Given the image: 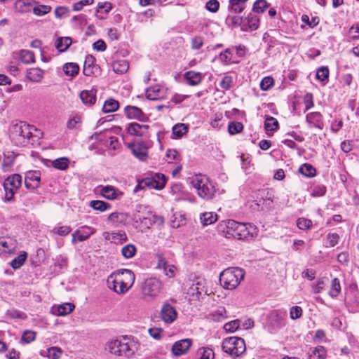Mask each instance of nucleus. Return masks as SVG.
<instances>
[{"instance_id":"obj_49","label":"nucleus","mask_w":359,"mask_h":359,"mask_svg":"<svg viewBox=\"0 0 359 359\" xmlns=\"http://www.w3.org/2000/svg\"><path fill=\"white\" fill-rule=\"evenodd\" d=\"M69 160L66 157H61L54 160L52 163L53 166L60 170H65L68 168Z\"/></svg>"},{"instance_id":"obj_15","label":"nucleus","mask_w":359,"mask_h":359,"mask_svg":"<svg viewBox=\"0 0 359 359\" xmlns=\"http://www.w3.org/2000/svg\"><path fill=\"white\" fill-rule=\"evenodd\" d=\"M41 173L37 170H30L25 174V186L27 189L34 190L39 187Z\"/></svg>"},{"instance_id":"obj_11","label":"nucleus","mask_w":359,"mask_h":359,"mask_svg":"<svg viewBox=\"0 0 359 359\" xmlns=\"http://www.w3.org/2000/svg\"><path fill=\"white\" fill-rule=\"evenodd\" d=\"M166 180L165 175L163 174L156 173L152 178L147 177L139 182L134 189V192L136 193L146 187L162 189L164 188Z\"/></svg>"},{"instance_id":"obj_42","label":"nucleus","mask_w":359,"mask_h":359,"mask_svg":"<svg viewBox=\"0 0 359 359\" xmlns=\"http://www.w3.org/2000/svg\"><path fill=\"white\" fill-rule=\"evenodd\" d=\"M27 258V253L23 251L11 262L10 265L13 269H18L25 264Z\"/></svg>"},{"instance_id":"obj_53","label":"nucleus","mask_w":359,"mask_h":359,"mask_svg":"<svg viewBox=\"0 0 359 359\" xmlns=\"http://www.w3.org/2000/svg\"><path fill=\"white\" fill-rule=\"evenodd\" d=\"M329 69L327 67H321L318 69L316 72V79L322 82L327 83L329 78Z\"/></svg>"},{"instance_id":"obj_59","label":"nucleus","mask_w":359,"mask_h":359,"mask_svg":"<svg viewBox=\"0 0 359 359\" xmlns=\"http://www.w3.org/2000/svg\"><path fill=\"white\" fill-rule=\"evenodd\" d=\"M51 11V7L47 5H38L34 6L33 8V13L38 16H42L48 13Z\"/></svg>"},{"instance_id":"obj_25","label":"nucleus","mask_w":359,"mask_h":359,"mask_svg":"<svg viewBox=\"0 0 359 359\" xmlns=\"http://www.w3.org/2000/svg\"><path fill=\"white\" fill-rule=\"evenodd\" d=\"M244 21V18L233 15V13H229L225 20V22L228 27L231 28L240 27L242 31L243 25H245Z\"/></svg>"},{"instance_id":"obj_45","label":"nucleus","mask_w":359,"mask_h":359,"mask_svg":"<svg viewBox=\"0 0 359 359\" xmlns=\"http://www.w3.org/2000/svg\"><path fill=\"white\" fill-rule=\"evenodd\" d=\"M63 71L67 76L74 77L79 73V67L74 62L66 63L63 66Z\"/></svg>"},{"instance_id":"obj_10","label":"nucleus","mask_w":359,"mask_h":359,"mask_svg":"<svg viewBox=\"0 0 359 359\" xmlns=\"http://www.w3.org/2000/svg\"><path fill=\"white\" fill-rule=\"evenodd\" d=\"M22 185V177L19 174H13L8 176L4 182L6 202H11L17 190Z\"/></svg>"},{"instance_id":"obj_39","label":"nucleus","mask_w":359,"mask_h":359,"mask_svg":"<svg viewBox=\"0 0 359 359\" xmlns=\"http://www.w3.org/2000/svg\"><path fill=\"white\" fill-rule=\"evenodd\" d=\"M43 76V72L39 68H31L27 72V78L33 82H39Z\"/></svg>"},{"instance_id":"obj_50","label":"nucleus","mask_w":359,"mask_h":359,"mask_svg":"<svg viewBox=\"0 0 359 359\" xmlns=\"http://www.w3.org/2000/svg\"><path fill=\"white\" fill-rule=\"evenodd\" d=\"M20 59L25 64L32 63L35 60L34 54L28 50H22L20 52Z\"/></svg>"},{"instance_id":"obj_23","label":"nucleus","mask_w":359,"mask_h":359,"mask_svg":"<svg viewBox=\"0 0 359 359\" xmlns=\"http://www.w3.org/2000/svg\"><path fill=\"white\" fill-rule=\"evenodd\" d=\"M306 121L309 127H315L320 130L323 128V115L320 112H311L306 114Z\"/></svg>"},{"instance_id":"obj_17","label":"nucleus","mask_w":359,"mask_h":359,"mask_svg":"<svg viewBox=\"0 0 359 359\" xmlns=\"http://www.w3.org/2000/svg\"><path fill=\"white\" fill-rule=\"evenodd\" d=\"M133 154L141 161H145L148 156L147 147L144 142L140 141L128 144Z\"/></svg>"},{"instance_id":"obj_22","label":"nucleus","mask_w":359,"mask_h":359,"mask_svg":"<svg viewBox=\"0 0 359 359\" xmlns=\"http://www.w3.org/2000/svg\"><path fill=\"white\" fill-rule=\"evenodd\" d=\"M177 316L176 310L170 304L166 303L163 305L161 311V316L165 323H172L176 320Z\"/></svg>"},{"instance_id":"obj_12","label":"nucleus","mask_w":359,"mask_h":359,"mask_svg":"<svg viewBox=\"0 0 359 359\" xmlns=\"http://www.w3.org/2000/svg\"><path fill=\"white\" fill-rule=\"evenodd\" d=\"M122 283L123 282L121 278L115 272L110 274L107 279V287L118 294H123L128 291L125 285L122 286Z\"/></svg>"},{"instance_id":"obj_29","label":"nucleus","mask_w":359,"mask_h":359,"mask_svg":"<svg viewBox=\"0 0 359 359\" xmlns=\"http://www.w3.org/2000/svg\"><path fill=\"white\" fill-rule=\"evenodd\" d=\"M34 4V0H17L15 6L17 11L24 13L33 11Z\"/></svg>"},{"instance_id":"obj_3","label":"nucleus","mask_w":359,"mask_h":359,"mask_svg":"<svg viewBox=\"0 0 359 359\" xmlns=\"http://www.w3.org/2000/svg\"><path fill=\"white\" fill-rule=\"evenodd\" d=\"M226 238H234L238 240H245L257 236V228L249 223H241L233 219L225 222Z\"/></svg>"},{"instance_id":"obj_51","label":"nucleus","mask_w":359,"mask_h":359,"mask_svg":"<svg viewBox=\"0 0 359 359\" xmlns=\"http://www.w3.org/2000/svg\"><path fill=\"white\" fill-rule=\"evenodd\" d=\"M264 128L266 132L276 130L278 128V121L274 117L268 116L264 122Z\"/></svg>"},{"instance_id":"obj_8","label":"nucleus","mask_w":359,"mask_h":359,"mask_svg":"<svg viewBox=\"0 0 359 359\" xmlns=\"http://www.w3.org/2000/svg\"><path fill=\"white\" fill-rule=\"evenodd\" d=\"M163 284L156 278H149L144 280L141 285L142 297L144 299H154L159 295Z\"/></svg>"},{"instance_id":"obj_31","label":"nucleus","mask_w":359,"mask_h":359,"mask_svg":"<svg viewBox=\"0 0 359 359\" xmlns=\"http://www.w3.org/2000/svg\"><path fill=\"white\" fill-rule=\"evenodd\" d=\"M74 305L72 303H65L57 306H53V313L56 316H66L70 313L74 309Z\"/></svg>"},{"instance_id":"obj_44","label":"nucleus","mask_w":359,"mask_h":359,"mask_svg":"<svg viewBox=\"0 0 359 359\" xmlns=\"http://www.w3.org/2000/svg\"><path fill=\"white\" fill-rule=\"evenodd\" d=\"M188 130V125L177 123L172 127V135L177 138H181L184 135L187 133Z\"/></svg>"},{"instance_id":"obj_46","label":"nucleus","mask_w":359,"mask_h":359,"mask_svg":"<svg viewBox=\"0 0 359 359\" xmlns=\"http://www.w3.org/2000/svg\"><path fill=\"white\" fill-rule=\"evenodd\" d=\"M341 292V285L340 281L337 278L332 279L331 282L330 290L329 291V295L332 298H336L339 296Z\"/></svg>"},{"instance_id":"obj_9","label":"nucleus","mask_w":359,"mask_h":359,"mask_svg":"<svg viewBox=\"0 0 359 359\" xmlns=\"http://www.w3.org/2000/svg\"><path fill=\"white\" fill-rule=\"evenodd\" d=\"M286 318L287 313L285 311H272L266 318V328L268 332L273 334L285 327Z\"/></svg>"},{"instance_id":"obj_40","label":"nucleus","mask_w":359,"mask_h":359,"mask_svg":"<svg viewBox=\"0 0 359 359\" xmlns=\"http://www.w3.org/2000/svg\"><path fill=\"white\" fill-rule=\"evenodd\" d=\"M299 172L306 177H313L316 175V168L309 163L302 164L299 168Z\"/></svg>"},{"instance_id":"obj_58","label":"nucleus","mask_w":359,"mask_h":359,"mask_svg":"<svg viewBox=\"0 0 359 359\" xmlns=\"http://www.w3.org/2000/svg\"><path fill=\"white\" fill-rule=\"evenodd\" d=\"M35 339L36 332L32 330H27L23 332L20 341L21 342L25 344H29L32 341H34Z\"/></svg>"},{"instance_id":"obj_47","label":"nucleus","mask_w":359,"mask_h":359,"mask_svg":"<svg viewBox=\"0 0 359 359\" xmlns=\"http://www.w3.org/2000/svg\"><path fill=\"white\" fill-rule=\"evenodd\" d=\"M90 206L95 210H99L100 212H104L107 210H109L111 207L109 203L99 200L90 201Z\"/></svg>"},{"instance_id":"obj_27","label":"nucleus","mask_w":359,"mask_h":359,"mask_svg":"<svg viewBox=\"0 0 359 359\" xmlns=\"http://www.w3.org/2000/svg\"><path fill=\"white\" fill-rule=\"evenodd\" d=\"M146 97L151 100H160L163 97V89L158 86H154L146 90Z\"/></svg>"},{"instance_id":"obj_32","label":"nucleus","mask_w":359,"mask_h":359,"mask_svg":"<svg viewBox=\"0 0 359 359\" xmlns=\"http://www.w3.org/2000/svg\"><path fill=\"white\" fill-rule=\"evenodd\" d=\"M112 9V5L110 2H100L97 4L95 16L100 20H103L106 17L103 16L102 14H108V13Z\"/></svg>"},{"instance_id":"obj_36","label":"nucleus","mask_w":359,"mask_h":359,"mask_svg":"<svg viewBox=\"0 0 359 359\" xmlns=\"http://www.w3.org/2000/svg\"><path fill=\"white\" fill-rule=\"evenodd\" d=\"M17 156L18 155L13 151H6L4 153V159L2 163V167L4 171H8L10 170Z\"/></svg>"},{"instance_id":"obj_48","label":"nucleus","mask_w":359,"mask_h":359,"mask_svg":"<svg viewBox=\"0 0 359 359\" xmlns=\"http://www.w3.org/2000/svg\"><path fill=\"white\" fill-rule=\"evenodd\" d=\"M198 359H214L215 353L212 348L209 347L200 348L197 351Z\"/></svg>"},{"instance_id":"obj_64","label":"nucleus","mask_w":359,"mask_h":359,"mask_svg":"<svg viewBox=\"0 0 359 359\" xmlns=\"http://www.w3.org/2000/svg\"><path fill=\"white\" fill-rule=\"evenodd\" d=\"M339 236L337 233H328L327 235V247H334L339 241Z\"/></svg>"},{"instance_id":"obj_43","label":"nucleus","mask_w":359,"mask_h":359,"mask_svg":"<svg viewBox=\"0 0 359 359\" xmlns=\"http://www.w3.org/2000/svg\"><path fill=\"white\" fill-rule=\"evenodd\" d=\"M200 219L203 226H208L217 221V215L212 212H204L201 215Z\"/></svg>"},{"instance_id":"obj_16","label":"nucleus","mask_w":359,"mask_h":359,"mask_svg":"<svg viewBox=\"0 0 359 359\" xmlns=\"http://www.w3.org/2000/svg\"><path fill=\"white\" fill-rule=\"evenodd\" d=\"M192 344V339L189 338L177 341L172 346V353L175 356L182 355L187 353Z\"/></svg>"},{"instance_id":"obj_19","label":"nucleus","mask_w":359,"mask_h":359,"mask_svg":"<svg viewBox=\"0 0 359 359\" xmlns=\"http://www.w3.org/2000/svg\"><path fill=\"white\" fill-rule=\"evenodd\" d=\"M122 281V286L125 285L126 289L129 290L133 285L135 280V273L130 269H120L114 271Z\"/></svg>"},{"instance_id":"obj_57","label":"nucleus","mask_w":359,"mask_h":359,"mask_svg":"<svg viewBox=\"0 0 359 359\" xmlns=\"http://www.w3.org/2000/svg\"><path fill=\"white\" fill-rule=\"evenodd\" d=\"M135 252L136 248L132 244L125 245L121 250L122 255L126 259L132 258L135 255Z\"/></svg>"},{"instance_id":"obj_7","label":"nucleus","mask_w":359,"mask_h":359,"mask_svg":"<svg viewBox=\"0 0 359 359\" xmlns=\"http://www.w3.org/2000/svg\"><path fill=\"white\" fill-rule=\"evenodd\" d=\"M187 296L189 301L199 300L203 296L207 294L206 280L201 277H197L194 280L187 282Z\"/></svg>"},{"instance_id":"obj_18","label":"nucleus","mask_w":359,"mask_h":359,"mask_svg":"<svg viewBox=\"0 0 359 359\" xmlns=\"http://www.w3.org/2000/svg\"><path fill=\"white\" fill-rule=\"evenodd\" d=\"M149 128V125L133 122L128 125L126 130L127 133L130 135L143 137L147 135Z\"/></svg>"},{"instance_id":"obj_21","label":"nucleus","mask_w":359,"mask_h":359,"mask_svg":"<svg viewBox=\"0 0 359 359\" xmlns=\"http://www.w3.org/2000/svg\"><path fill=\"white\" fill-rule=\"evenodd\" d=\"M124 113L129 119H136L140 121H144L147 118L142 110L136 106H126L124 108Z\"/></svg>"},{"instance_id":"obj_35","label":"nucleus","mask_w":359,"mask_h":359,"mask_svg":"<svg viewBox=\"0 0 359 359\" xmlns=\"http://www.w3.org/2000/svg\"><path fill=\"white\" fill-rule=\"evenodd\" d=\"M128 219V215L123 212H113L108 217V221L116 226L125 224Z\"/></svg>"},{"instance_id":"obj_54","label":"nucleus","mask_w":359,"mask_h":359,"mask_svg":"<svg viewBox=\"0 0 359 359\" xmlns=\"http://www.w3.org/2000/svg\"><path fill=\"white\" fill-rule=\"evenodd\" d=\"M110 236L111 238L105 237V238L120 243L127 241V236L123 231L112 232Z\"/></svg>"},{"instance_id":"obj_6","label":"nucleus","mask_w":359,"mask_h":359,"mask_svg":"<svg viewBox=\"0 0 359 359\" xmlns=\"http://www.w3.org/2000/svg\"><path fill=\"white\" fill-rule=\"evenodd\" d=\"M222 350L232 358L241 357L246 351L243 339L238 337L226 338L222 341Z\"/></svg>"},{"instance_id":"obj_56","label":"nucleus","mask_w":359,"mask_h":359,"mask_svg":"<svg viewBox=\"0 0 359 359\" xmlns=\"http://www.w3.org/2000/svg\"><path fill=\"white\" fill-rule=\"evenodd\" d=\"M243 129V125L241 122L231 121L229 123L228 131L231 135H236L241 133Z\"/></svg>"},{"instance_id":"obj_13","label":"nucleus","mask_w":359,"mask_h":359,"mask_svg":"<svg viewBox=\"0 0 359 359\" xmlns=\"http://www.w3.org/2000/svg\"><path fill=\"white\" fill-rule=\"evenodd\" d=\"M144 208H145V207L142 205H137L135 212L133 214V220L136 223L140 222L147 228H149V226H151L153 224V223L156 222L155 219H157L158 220H159V222L161 224L163 223L164 220H163V217H146V216H142L140 215V212Z\"/></svg>"},{"instance_id":"obj_28","label":"nucleus","mask_w":359,"mask_h":359,"mask_svg":"<svg viewBox=\"0 0 359 359\" xmlns=\"http://www.w3.org/2000/svg\"><path fill=\"white\" fill-rule=\"evenodd\" d=\"M80 98L85 105L92 106L96 101V90H82L80 93Z\"/></svg>"},{"instance_id":"obj_34","label":"nucleus","mask_w":359,"mask_h":359,"mask_svg":"<svg viewBox=\"0 0 359 359\" xmlns=\"http://www.w3.org/2000/svg\"><path fill=\"white\" fill-rule=\"evenodd\" d=\"M184 78L190 86H196L201 82L202 75L199 72L189 71L184 73Z\"/></svg>"},{"instance_id":"obj_20","label":"nucleus","mask_w":359,"mask_h":359,"mask_svg":"<svg viewBox=\"0 0 359 359\" xmlns=\"http://www.w3.org/2000/svg\"><path fill=\"white\" fill-rule=\"evenodd\" d=\"M245 25L243 32H252L257 30L259 27V17L255 13H250L247 17L244 18Z\"/></svg>"},{"instance_id":"obj_33","label":"nucleus","mask_w":359,"mask_h":359,"mask_svg":"<svg viewBox=\"0 0 359 359\" xmlns=\"http://www.w3.org/2000/svg\"><path fill=\"white\" fill-rule=\"evenodd\" d=\"M246 6V2L242 0H229L228 10L229 13H241Z\"/></svg>"},{"instance_id":"obj_14","label":"nucleus","mask_w":359,"mask_h":359,"mask_svg":"<svg viewBox=\"0 0 359 359\" xmlns=\"http://www.w3.org/2000/svg\"><path fill=\"white\" fill-rule=\"evenodd\" d=\"M18 248V241L13 236L0 237V252L13 254Z\"/></svg>"},{"instance_id":"obj_62","label":"nucleus","mask_w":359,"mask_h":359,"mask_svg":"<svg viewBox=\"0 0 359 359\" xmlns=\"http://www.w3.org/2000/svg\"><path fill=\"white\" fill-rule=\"evenodd\" d=\"M274 83L273 79L271 76H265L260 82V88L262 90H269Z\"/></svg>"},{"instance_id":"obj_5","label":"nucleus","mask_w":359,"mask_h":359,"mask_svg":"<svg viewBox=\"0 0 359 359\" xmlns=\"http://www.w3.org/2000/svg\"><path fill=\"white\" fill-rule=\"evenodd\" d=\"M244 276L245 271L241 268H228L220 273L219 282L225 289L233 290L238 287Z\"/></svg>"},{"instance_id":"obj_38","label":"nucleus","mask_w":359,"mask_h":359,"mask_svg":"<svg viewBox=\"0 0 359 359\" xmlns=\"http://www.w3.org/2000/svg\"><path fill=\"white\" fill-rule=\"evenodd\" d=\"M129 68V63L126 60H116L112 64V69L114 72L122 74L126 73Z\"/></svg>"},{"instance_id":"obj_1","label":"nucleus","mask_w":359,"mask_h":359,"mask_svg":"<svg viewBox=\"0 0 359 359\" xmlns=\"http://www.w3.org/2000/svg\"><path fill=\"white\" fill-rule=\"evenodd\" d=\"M107 348L111 354L123 359L134 356L140 348V344L134 338L123 337L121 339H114L108 342Z\"/></svg>"},{"instance_id":"obj_2","label":"nucleus","mask_w":359,"mask_h":359,"mask_svg":"<svg viewBox=\"0 0 359 359\" xmlns=\"http://www.w3.org/2000/svg\"><path fill=\"white\" fill-rule=\"evenodd\" d=\"M33 131H37L33 126L20 122L11 126L10 137L17 146L33 144L36 141V136L33 135Z\"/></svg>"},{"instance_id":"obj_26","label":"nucleus","mask_w":359,"mask_h":359,"mask_svg":"<svg viewBox=\"0 0 359 359\" xmlns=\"http://www.w3.org/2000/svg\"><path fill=\"white\" fill-rule=\"evenodd\" d=\"M95 229L89 226H82L75 231V234H77V240L79 242H83L87 240L91 235L95 233Z\"/></svg>"},{"instance_id":"obj_37","label":"nucleus","mask_w":359,"mask_h":359,"mask_svg":"<svg viewBox=\"0 0 359 359\" xmlns=\"http://www.w3.org/2000/svg\"><path fill=\"white\" fill-rule=\"evenodd\" d=\"M72 43L70 37H59L56 39L55 46L60 52L66 51Z\"/></svg>"},{"instance_id":"obj_4","label":"nucleus","mask_w":359,"mask_h":359,"mask_svg":"<svg viewBox=\"0 0 359 359\" xmlns=\"http://www.w3.org/2000/svg\"><path fill=\"white\" fill-rule=\"evenodd\" d=\"M190 184L196 189L198 196L206 201L213 199L218 191L217 183L201 174L191 177Z\"/></svg>"},{"instance_id":"obj_52","label":"nucleus","mask_w":359,"mask_h":359,"mask_svg":"<svg viewBox=\"0 0 359 359\" xmlns=\"http://www.w3.org/2000/svg\"><path fill=\"white\" fill-rule=\"evenodd\" d=\"M269 6L266 0H257L252 7V11L255 13H262Z\"/></svg>"},{"instance_id":"obj_63","label":"nucleus","mask_w":359,"mask_h":359,"mask_svg":"<svg viewBox=\"0 0 359 359\" xmlns=\"http://www.w3.org/2000/svg\"><path fill=\"white\" fill-rule=\"evenodd\" d=\"M240 327V320H234L226 323L224 325V330L228 332H234Z\"/></svg>"},{"instance_id":"obj_30","label":"nucleus","mask_w":359,"mask_h":359,"mask_svg":"<svg viewBox=\"0 0 359 359\" xmlns=\"http://www.w3.org/2000/svg\"><path fill=\"white\" fill-rule=\"evenodd\" d=\"M95 58L91 55H88L86 57L84 66H83V74L90 76L95 73V69H97V65H95Z\"/></svg>"},{"instance_id":"obj_55","label":"nucleus","mask_w":359,"mask_h":359,"mask_svg":"<svg viewBox=\"0 0 359 359\" xmlns=\"http://www.w3.org/2000/svg\"><path fill=\"white\" fill-rule=\"evenodd\" d=\"M326 357V349L323 346H318L313 351L310 359H325Z\"/></svg>"},{"instance_id":"obj_60","label":"nucleus","mask_w":359,"mask_h":359,"mask_svg":"<svg viewBox=\"0 0 359 359\" xmlns=\"http://www.w3.org/2000/svg\"><path fill=\"white\" fill-rule=\"evenodd\" d=\"M62 355V351L60 348L53 346L47 349L46 356L49 359H60Z\"/></svg>"},{"instance_id":"obj_41","label":"nucleus","mask_w":359,"mask_h":359,"mask_svg":"<svg viewBox=\"0 0 359 359\" xmlns=\"http://www.w3.org/2000/svg\"><path fill=\"white\" fill-rule=\"evenodd\" d=\"M119 107V103L114 99L110 98L107 100L102 107L104 113H111L116 111Z\"/></svg>"},{"instance_id":"obj_24","label":"nucleus","mask_w":359,"mask_h":359,"mask_svg":"<svg viewBox=\"0 0 359 359\" xmlns=\"http://www.w3.org/2000/svg\"><path fill=\"white\" fill-rule=\"evenodd\" d=\"M101 195L108 200L121 199L123 193L112 186H105L101 189Z\"/></svg>"},{"instance_id":"obj_61","label":"nucleus","mask_w":359,"mask_h":359,"mask_svg":"<svg viewBox=\"0 0 359 359\" xmlns=\"http://www.w3.org/2000/svg\"><path fill=\"white\" fill-rule=\"evenodd\" d=\"M72 231V228L69 226H61L55 227L51 232L57 234L60 236H66Z\"/></svg>"}]
</instances>
